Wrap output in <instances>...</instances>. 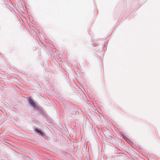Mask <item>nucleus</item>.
<instances>
[{
	"instance_id": "f257e3e1",
	"label": "nucleus",
	"mask_w": 160,
	"mask_h": 160,
	"mask_svg": "<svg viewBox=\"0 0 160 160\" xmlns=\"http://www.w3.org/2000/svg\"><path fill=\"white\" fill-rule=\"evenodd\" d=\"M28 102H29L31 105L32 106L34 107H35L36 105L32 100V99L31 98H29L28 99Z\"/></svg>"
},
{
	"instance_id": "f03ea898",
	"label": "nucleus",
	"mask_w": 160,
	"mask_h": 160,
	"mask_svg": "<svg viewBox=\"0 0 160 160\" xmlns=\"http://www.w3.org/2000/svg\"><path fill=\"white\" fill-rule=\"evenodd\" d=\"M34 131L36 132V133H37L39 135H41L42 136H43L42 133L40 131L37 129H35L34 130Z\"/></svg>"
}]
</instances>
